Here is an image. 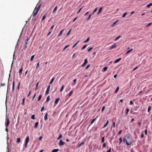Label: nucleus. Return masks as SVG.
Instances as JSON below:
<instances>
[{
  "label": "nucleus",
  "mask_w": 152,
  "mask_h": 152,
  "mask_svg": "<svg viewBox=\"0 0 152 152\" xmlns=\"http://www.w3.org/2000/svg\"><path fill=\"white\" fill-rule=\"evenodd\" d=\"M133 50V49H131L130 50H129L128 51L126 52V54H128L129 53H130V52H131L132 50Z\"/></svg>",
  "instance_id": "28"
},
{
  "label": "nucleus",
  "mask_w": 152,
  "mask_h": 152,
  "mask_svg": "<svg viewBox=\"0 0 152 152\" xmlns=\"http://www.w3.org/2000/svg\"><path fill=\"white\" fill-rule=\"evenodd\" d=\"M108 123H109V121H108V120H107L106 123L104 125V126L102 127V128H105L108 125Z\"/></svg>",
  "instance_id": "8"
},
{
  "label": "nucleus",
  "mask_w": 152,
  "mask_h": 152,
  "mask_svg": "<svg viewBox=\"0 0 152 152\" xmlns=\"http://www.w3.org/2000/svg\"><path fill=\"white\" fill-rule=\"evenodd\" d=\"M104 137H103L102 138L101 142L103 143L104 142Z\"/></svg>",
  "instance_id": "37"
},
{
  "label": "nucleus",
  "mask_w": 152,
  "mask_h": 152,
  "mask_svg": "<svg viewBox=\"0 0 152 152\" xmlns=\"http://www.w3.org/2000/svg\"><path fill=\"white\" fill-rule=\"evenodd\" d=\"M39 83V82H38L36 84V87L35 88V90H36L37 89Z\"/></svg>",
  "instance_id": "31"
},
{
  "label": "nucleus",
  "mask_w": 152,
  "mask_h": 152,
  "mask_svg": "<svg viewBox=\"0 0 152 152\" xmlns=\"http://www.w3.org/2000/svg\"><path fill=\"white\" fill-rule=\"evenodd\" d=\"M54 79H55V77H53V78H52V79H51L50 82V83H49V84L50 85H51V84L53 82Z\"/></svg>",
  "instance_id": "21"
},
{
  "label": "nucleus",
  "mask_w": 152,
  "mask_h": 152,
  "mask_svg": "<svg viewBox=\"0 0 152 152\" xmlns=\"http://www.w3.org/2000/svg\"><path fill=\"white\" fill-rule=\"evenodd\" d=\"M127 14V12L124 13L122 17V18L125 17Z\"/></svg>",
  "instance_id": "39"
},
{
  "label": "nucleus",
  "mask_w": 152,
  "mask_h": 152,
  "mask_svg": "<svg viewBox=\"0 0 152 152\" xmlns=\"http://www.w3.org/2000/svg\"><path fill=\"white\" fill-rule=\"evenodd\" d=\"M84 142H82L78 146V147H80L81 145H83L84 144Z\"/></svg>",
  "instance_id": "32"
},
{
  "label": "nucleus",
  "mask_w": 152,
  "mask_h": 152,
  "mask_svg": "<svg viewBox=\"0 0 152 152\" xmlns=\"http://www.w3.org/2000/svg\"><path fill=\"white\" fill-rule=\"evenodd\" d=\"M90 37H88L86 40L84 42L85 43L88 42L89 41Z\"/></svg>",
  "instance_id": "38"
},
{
  "label": "nucleus",
  "mask_w": 152,
  "mask_h": 152,
  "mask_svg": "<svg viewBox=\"0 0 152 152\" xmlns=\"http://www.w3.org/2000/svg\"><path fill=\"white\" fill-rule=\"evenodd\" d=\"M65 144V142H63L62 140H60L59 142V146L63 145H64Z\"/></svg>",
  "instance_id": "6"
},
{
  "label": "nucleus",
  "mask_w": 152,
  "mask_h": 152,
  "mask_svg": "<svg viewBox=\"0 0 152 152\" xmlns=\"http://www.w3.org/2000/svg\"><path fill=\"white\" fill-rule=\"evenodd\" d=\"M57 6H56L55 7V8H54V9L53 10V13L55 11H56V10H57Z\"/></svg>",
  "instance_id": "36"
},
{
  "label": "nucleus",
  "mask_w": 152,
  "mask_h": 152,
  "mask_svg": "<svg viewBox=\"0 0 152 152\" xmlns=\"http://www.w3.org/2000/svg\"><path fill=\"white\" fill-rule=\"evenodd\" d=\"M31 118L32 119H35V115H33L31 116Z\"/></svg>",
  "instance_id": "40"
},
{
  "label": "nucleus",
  "mask_w": 152,
  "mask_h": 152,
  "mask_svg": "<svg viewBox=\"0 0 152 152\" xmlns=\"http://www.w3.org/2000/svg\"><path fill=\"white\" fill-rule=\"evenodd\" d=\"M45 15H44L42 17V20L43 21L45 19Z\"/></svg>",
  "instance_id": "48"
},
{
  "label": "nucleus",
  "mask_w": 152,
  "mask_h": 152,
  "mask_svg": "<svg viewBox=\"0 0 152 152\" xmlns=\"http://www.w3.org/2000/svg\"><path fill=\"white\" fill-rule=\"evenodd\" d=\"M20 82H19V83L18 84V87H17V88L18 90L19 89V87H20Z\"/></svg>",
  "instance_id": "51"
},
{
  "label": "nucleus",
  "mask_w": 152,
  "mask_h": 152,
  "mask_svg": "<svg viewBox=\"0 0 152 152\" xmlns=\"http://www.w3.org/2000/svg\"><path fill=\"white\" fill-rule=\"evenodd\" d=\"M20 142V138H18L17 139V143H19Z\"/></svg>",
  "instance_id": "20"
},
{
  "label": "nucleus",
  "mask_w": 152,
  "mask_h": 152,
  "mask_svg": "<svg viewBox=\"0 0 152 152\" xmlns=\"http://www.w3.org/2000/svg\"><path fill=\"white\" fill-rule=\"evenodd\" d=\"M119 88V86L117 87L116 90H115V93H117V92L118 91Z\"/></svg>",
  "instance_id": "23"
},
{
  "label": "nucleus",
  "mask_w": 152,
  "mask_h": 152,
  "mask_svg": "<svg viewBox=\"0 0 152 152\" xmlns=\"http://www.w3.org/2000/svg\"><path fill=\"white\" fill-rule=\"evenodd\" d=\"M71 30H72V29H71L69 30V31L66 34L67 36H68L69 34H70V32H71Z\"/></svg>",
  "instance_id": "41"
},
{
  "label": "nucleus",
  "mask_w": 152,
  "mask_h": 152,
  "mask_svg": "<svg viewBox=\"0 0 152 152\" xmlns=\"http://www.w3.org/2000/svg\"><path fill=\"white\" fill-rule=\"evenodd\" d=\"M84 62L86 64L88 63V60L86 58L85 59Z\"/></svg>",
  "instance_id": "49"
},
{
  "label": "nucleus",
  "mask_w": 152,
  "mask_h": 152,
  "mask_svg": "<svg viewBox=\"0 0 152 152\" xmlns=\"http://www.w3.org/2000/svg\"><path fill=\"white\" fill-rule=\"evenodd\" d=\"M121 37V36H119L118 37H117L114 40V41H117V40H118Z\"/></svg>",
  "instance_id": "25"
},
{
  "label": "nucleus",
  "mask_w": 152,
  "mask_h": 152,
  "mask_svg": "<svg viewBox=\"0 0 152 152\" xmlns=\"http://www.w3.org/2000/svg\"><path fill=\"white\" fill-rule=\"evenodd\" d=\"M6 120L7 122L5 123V126L7 128L8 126L10 123V121L8 118H6Z\"/></svg>",
  "instance_id": "4"
},
{
  "label": "nucleus",
  "mask_w": 152,
  "mask_h": 152,
  "mask_svg": "<svg viewBox=\"0 0 152 152\" xmlns=\"http://www.w3.org/2000/svg\"><path fill=\"white\" fill-rule=\"evenodd\" d=\"M25 98H23V100H22V102L21 103V104L22 106H24L25 104H24V103H25Z\"/></svg>",
  "instance_id": "14"
},
{
  "label": "nucleus",
  "mask_w": 152,
  "mask_h": 152,
  "mask_svg": "<svg viewBox=\"0 0 152 152\" xmlns=\"http://www.w3.org/2000/svg\"><path fill=\"white\" fill-rule=\"evenodd\" d=\"M14 87H15V81L14 80L13 81V83H12V91H14Z\"/></svg>",
  "instance_id": "15"
},
{
  "label": "nucleus",
  "mask_w": 152,
  "mask_h": 152,
  "mask_svg": "<svg viewBox=\"0 0 152 152\" xmlns=\"http://www.w3.org/2000/svg\"><path fill=\"white\" fill-rule=\"evenodd\" d=\"M111 148H110L107 151V152H111Z\"/></svg>",
  "instance_id": "64"
},
{
  "label": "nucleus",
  "mask_w": 152,
  "mask_h": 152,
  "mask_svg": "<svg viewBox=\"0 0 152 152\" xmlns=\"http://www.w3.org/2000/svg\"><path fill=\"white\" fill-rule=\"evenodd\" d=\"M115 122H114L113 123V128H115Z\"/></svg>",
  "instance_id": "58"
},
{
  "label": "nucleus",
  "mask_w": 152,
  "mask_h": 152,
  "mask_svg": "<svg viewBox=\"0 0 152 152\" xmlns=\"http://www.w3.org/2000/svg\"><path fill=\"white\" fill-rule=\"evenodd\" d=\"M22 70H23V68L22 67L20 69V70H19V74L20 76L21 75Z\"/></svg>",
  "instance_id": "10"
},
{
  "label": "nucleus",
  "mask_w": 152,
  "mask_h": 152,
  "mask_svg": "<svg viewBox=\"0 0 152 152\" xmlns=\"http://www.w3.org/2000/svg\"><path fill=\"white\" fill-rule=\"evenodd\" d=\"M121 58H118V59L116 60L115 61L114 63H116L118 62L119 61H120L121 60Z\"/></svg>",
  "instance_id": "17"
},
{
  "label": "nucleus",
  "mask_w": 152,
  "mask_h": 152,
  "mask_svg": "<svg viewBox=\"0 0 152 152\" xmlns=\"http://www.w3.org/2000/svg\"><path fill=\"white\" fill-rule=\"evenodd\" d=\"M49 31V32L48 34H47V37H48V36H49L50 34H51V31H50V30Z\"/></svg>",
  "instance_id": "54"
},
{
  "label": "nucleus",
  "mask_w": 152,
  "mask_h": 152,
  "mask_svg": "<svg viewBox=\"0 0 152 152\" xmlns=\"http://www.w3.org/2000/svg\"><path fill=\"white\" fill-rule=\"evenodd\" d=\"M145 135H147V129H146L145 130Z\"/></svg>",
  "instance_id": "50"
},
{
  "label": "nucleus",
  "mask_w": 152,
  "mask_h": 152,
  "mask_svg": "<svg viewBox=\"0 0 152 152\" xmlns=\"http://www.w3.org/2000/svg\"><path fill=\"white\" fill-rule=\"evenodd\" d=\"M50 85H49L48 86V88H47V90L45 92V94L47 95L49 94V92L50 90Z\"/></svg>",
  "instance_id": "5"
},
{
  "label": "nucleus",
  "mask_w": 152,
  "mask_h": 152,
  "mask_svg": "<svg viewBox=\"0 0 152 152\" xmlns=\"http://www.w3.org/2000/svg\"><path fill=\"white\" fill-rule=\"evenodd\" d=\"M107 69V66L104 67L103 68V71H106Z\"/></svg>",
  "instance_id": "42"
},
{
  "label": "nucleus",
  "mask_w": 152,
  "mask_h": 152,
  "mask_svg": "<svg viewBox=\"0 0 152 152\" xmlns=\"http://www.w3.org/2000/svg\"><path fill=\"white\" fill-rule=\"evenodd\" d=\"M105 108V107L104 106L102 107V111H103L104 110V109Z\"/></svg>",
  "instance_id": "56"
},
{
  "label": "nucleus",
  "mask_w": 152,
  "mask_h": 152,
  "mask_svg": "<svg viewBox=\"0 0 152 152\" xmlns=\"http://www.w3.org/2000/svg\"><path fill=\"white\" fill-rule=\"evenodd\" d=\"M76 79H75L73 80V81L74 82V83H73V85H75V82H76Z\"/></svg>",
  "instance_id": "47"
},
{
  "label": "nucleus",
  "mask_w": 152,
  "mask_h": 152,
  "mask_svg": "<svg viewBox=\"0 0 152 152\" xmlns=\"http://www.w3.org/2000/svg\"><path fill=\"white\" fill-rule=\"evenodd\" d=\"M91 15H92V14H91L89 15L87 19V20H88L90 19V18L91 17Z\"/></svg>",
  "instance_id": "43"
},
{
  "label": "nucleus",
  "mask_w": 152,
  "mask_h": 152,
  "mask_svg": "<svg viewBox=\"0 0 152 152\" xmlns=\"http://www.w3.org/2000/svg\"><path fill=\"white\" fill-rule=\"evenodd\" d=\"M39 62L37 64V66H36V68L37 69L39 66Z\"/></svg>",
  "instance_id": "33"
},
{
  "label": "nucleus",
  "mask_w": 152,
  "mask_h": 152,
  "mask_svg": "<svg viewBox=\"0 0 152 152\" xmlns=\"http://www.w3.org/2000/svg\"><path fill=\"white\" fill-rule=\"evenodd\" d=\"M151 109V107H149L148 108V112H149L150 111Z\"/></svg>",
  "instance_id": "53"
},
{
  "label": "nucleus",
  "mask_w": 152,
  "mask_h": 152,
  "mask_svg": "<svg viewBox=\"0 0 152 152\" xmlns=\"http://www.w3.org/2000/svg\"><path fill=\"white\" fill-rule=\"evenodd\" d=\"M59 151V149H55L53 150L52 152H57L58 151Z\"/></svg>",
  "instance_id": "16"
},
{
  "label": "nucleus",
  "mask_w": 152,
  "mask_h": 152,
  "mask_svg": "<svg viewBox=\"0 0 152 152\" xmlns=\"http://www.w3.org/2000/svg\"><path fill=\"white\" fill-rule=\"evenodd\" d=\"M133 142V140L132 138L129 137H127V139L126 140V143L127 145H131Z\"/></svg>",
  "instance_id": "2"
},
{
  "label": "nucleus",
  "mask_w": 152,
  "mask_h": 152,
  "mask_svg": "<svg viewBox=\"0 0 152 152\" xmlns=\"http://www.w3.org/2000/svg\"><path fill=\"white\" fill-rule=\"evenodd\" d=\"M151 6H152V3H149L148 5H147V7L148 8H149Z\"/></svg>",
  "instance_id": "26"
},
{
  "label": "nucleus",
  "mask_w": 152,
  "mask_h": 152,
  "mask_svg": "<svg viewBox=\"0 0 152 152\" xmlns=\"http://www.w3.org/2000/svg\"><path fill=\"white\" fill-rule=\"evenodd\" d=\"M98 116H97L96 118L93 119L92 121H91V124H92L94 122V121L96 120V118H97Z\"/></svg>",
  "instance_id": "19"
},
{
  "label": "nucleus",
  "mask_w": 152,
  "mask_h": 152,
  "mask_svg": "<svg viewBox=\"0 0 152 152\" xmlns=\"http://www.w3.org/2000/svg\"><path fill=\"white\" fill-rule=\"evenodd\" d=\"M64 86L63 85H62L61 89H60V91L61 92H62L63 91V90L64 89Z\"/></svg>",
  "instance_id": "30"
},
{
  "label": "nucleus",
  "mask_w": 152,
  "mask_h": 152,
  "mask_svg": "<svg viewBox=\"0 0 152 152\" xmlns=\"http://www.w3.org/2000/svg\"><path fill=\"white\" fill-rule=\"evenodd\" d=\"M73 93V91H71L69 93V95H68L69 96H71L72 95V94Z\"/></svg>",
  "instance_id": "24"
},
{
  "label": "nucleus",
  "mask_w": 152,
  "mask_h": 152,
  "mask_svg": "<svg viewBox=\"0 0 152 152\" xmlns=\"http://www.w3.org/2000/svg\"><path fill=\"white\" fill-rule=\"evenodd\" d=\"M29 40V39L28 38L27 39H26L25 41V43L26 44H27V42H28V41Z\"/></svg>",
  "instance_id": "57"
},
{
  "label": "nucleus",
  "mask_w": 152,
  "mask_h": 152,
  "mask_svg": "<svg viewBox=\"0 0 152 152\" xmlns=\"http://www.w3.org/2000/svg\"><path fill=\"white\" fill-rule=\"evenodd\" d=\"M41 97H42V95H40L39 96V97L38 98V100H37V101H39L41 99Z\"/></svg>",
  "instance_id": "29"
},
{
  "label": "nucleus",
  "mask_w": 152,
  "mask_h": 152,
  "mask_svg": "<svg viewBox=\"0 0 152 152\" xmlns=\"http://www.w3.org/2000/svg\"><path fill=\"white\" fill-rule=\"evenodd\" d=\"M119 140L120 141V143H121L122 142V138L121 137L119 139Z\"/></svg>",
  "instance_id": "63"
},
{
  "label": "nucleus",
  "mask_w": 152,
  "mask_h": 152,
  "mask_svg": "<svg viewBox=\"0 0 152 152\" xmlns=\"http://www.w3.org/2000/svg\"><path fill=\"white\" fill-rule=\"evenodd\" d=\"M62 137V135L61 134H60L59 136L57 138V139L58 140H59L60 138H61Z\"/></svg>",
  "instance_id": "22"
},
{
  "label": "nucleus",
  "mask_w": 152,
  "mask_h": 152,
  "mask_svg": "<svg viewBox=\"0 0 152 152\" xmlns=\"http://www.w3.org/2000/svg\"><path fill=\"white\" fill-rule=\"evenodd\" d=\"M34 55H33V56H31V58L30 59V60L31 61H32L33 60V58H34Z\"/></svg>",
  "instance_id": "35"
},
{
  "label": "nucleus",
  "mask_w": 152,
  "mask_h": 152,
  "mask_svg": "<svg viewBox=\"0 0 152 152\" xmlns=\"http://www.w3.org/2000/svg\"><path fill=\"white\" fill-rule=\"evenodd\" d=\"M129 109L128 108H127L126 109V112L125 113L126 115H127V114H128V112H129Z\"/></svg>",
  "instance_id": "34"
},
{
  "label": "nucleus",
  "mask_w": 152,
  "mask_h": 152,
  "mask_svg": "<svg viewBox=\"0 0 152 152\" xmlns=\"http://www.w3.org/2000/svg\"><path fill=\"white\" fill-rule=\"evenodd\" d=\"M93 48L92 47L90 48L89 49H88V52H89L90 51H91L92 49Z\"/></svg>",
  "instance_id": "45"
},
{
  "label": "nucleus",
  "mask_w": 152,
  "mask_h": 152,
  "mask_svg": "<svg viewBox=\"0 0 152 152\" xmlns=\"http://www.w3.org/2000/svg\"><path fill=\"white\" fill-rule=\"evenodd\" d=\"M97 9L98 7H96V8L94 11V12H96L97 11Z\"/></svg>",
  "instance_id": "62"
},
{
  "label": "nucleus",
  "mask_w": 152,
  "mask_h": 152,
  "mask_svg": "<svg viewBox=\"0 0 152 152\" xmlns=\"http://www.w3.org/2000/svg\"><path fill=\"white\" fill-rule=\"evenodd\" d=\"M36 96V93H34V96H33V98L32 99V100H33L34 99V98Z\"/></svg>",
  "instance_id": "55"
},
{
  "label": "nucleus",
  "mask_w": 152,
  "mask_h": 152,
  "mask_svg": "<svg viewBox=\"0 0 152 152\" xmlns=\"http://www.w3.org/2000/svg\"><path fill=\"white\" fill-rule=\"evenodd\" d=\"M64 29H63V30H61L60 31V32L59 34H58V37H60V36H61V35L62 34V33H63V31H64Z\"/></svg>",
  "instance_id": "18"
},
{
  "label": "nucleus",
  "mask_w": 152,
  "mask_h": 152,
  "mask_svg": "<svg viewBox=\"0 0 152 152\" xmlns=\"http://www.w3.org/2000/svg\"><path fill=\"white\" fill-rule=\"evenodd\" d=\"M38 124H39V123L38 122H36L35 124L34 128H37V127Z\"/></svg>",
  "instance_id": "13"
},
{
  "label": "nucleus",
  "mask_w": 152,
  "mask_h": 152,
  "mask_svg": "<svg viewBox=\"0 0 152 152\" xmlns=\"http://www.w3.org/2000/svg\"><path fill=\"white\" fill-rule=\"evenodd\" d=\"M48 114L47 113H46V114H45V116H44V120L45 121H47L48 119Z\"/></svg>",
  "instance_id": "9"
},
{
  "label": "nucleus",
  "mask_w": 152,
  "mask_h": 152,
  "mask_svg": "<svg viewBox=\"0 0 152 152\" xmlns=\"http://www.w3.org/2000/svg\"><path fill=\"white\" fill-rule=\"evenodd\" d=\"M102 7H101L100 8L99 11L98 12V13L97 14V15L99 14V13H100L102 12Z\"/></svg>",
  "instance_id": "12"
},
{
  "label": "nucleus",
  "mask_w": 152,
  "mask_h": 152,
  "mask_svg": "<svg viewBox=\"0 0 152 152\" xmlns=\"http://www.w3.org/2000/svg\"><path fill=\"white\" fill-rule=\"evenodd\" d=\"M116 45L115 44H114L112 46H111L110 48V49H112L113 48H115L116 47Z\"/></svg>",
  "instance_id": "7"
},
{
  "label": "nucleus",
  "mask_w": 152,
  "mask_h": 152,
  "mask_svg": "<svg viewBox=\"0 0 152 152\" xmlns=\"http://www.w3.org/2000/svg\"><path fill=\"white\" fill-rule=\"evenodd\" d=\"M50 99V96H48L47 98V100H46V102H48Z\"/></svg>",
  "instance_id": "52"
},
{
  "label": "nucleus",
  "mask_w": 152,
  "mask_h": 152,
  "mask_svg": "<svg viewBox=\"0 0 152 152\" xmlns=\"http://www.w3.org/2000/svg\"><path fill=\"white\" fill-rule=\"evenodd\" d=\"M59 100L60 99L59 98L56 99L55 101V104H56L58 103V102L59 101Z\"/></svg>",
  "instance_id": "11"
},
{
  "label": "nucleus",
  "mask_w": 152,
  "mask_h": 152,
  "mask_svg": "<svg viewBox=\"0 0 152 152\" xmlns=\"http://www.w3.org/2000/svg\"><path fill=\"white\" fill-rule=\"evenodd\" d=\"M87 45H85L83 46V48H81V50H83V49H85L87 47Z\"/></svg>",
  "instance_id": "27"
},
{
  "label": "nucleus",
  "mask_w": 152,
  "mask_h": 152,
  "mask_svg": "<svg viewBox=\"0 0 152 152\" xmlns=\"http://www.w3.org/2000/svg\"><path fill=\"white\" fill-rule=\"evenodd\" d=\"M69 46V45H68L65 46L63 50V51H64Z\"/></svg>",
  "instance_id": "44"
},
{
  "label": "nucleus",
  "mask_w": 152,
  "mask_h": 152,
  "mask_svg": "<svg viewBox=\"0 0 152 152\" xmlns=\"http://www.w3.org/2000/svg\"><path fill=\"white\" fill-rule=\"evenodd\" d=\"M29 141V137L28 136H27L25 139V147L26 148L27 146L28 143Z\"/></svg>",
  "instance_id": "3"
},
{
  "label": "nucleus",
  "mask_w": 152,
  "mask_h": 152,
  "mask_svg": "<svg viewBox=\"0 0 152 152\" xmlns=\"http://www.w3.org/2000/svg\"><path fill=\"white\" fill-rule=\"evenodd\" d=\"M79 42V41L77 42L76 44H75L72 47V48H74L75 47L77 44L78 43V42Z\"/></svg>",
  "instance_id": "46"
},
{
  "label": "nucleus",
  "mask_w": 152,
  "mask_h": 152,
  "mask_svg": "<svg viewBox=\"0 0 152 152\" xmlns=\"http://www.w3.org/2000/svg\"><path fill=\"white\" fill-rule=\"evenodd\" d=\"M41 4H39L38 6H37V5L35 8L34 9L33 12V13L32 15V16L33 17H34L37 15V14L41 7Z\"/></svg>",
  "instance_id": "1"
},
{
  "label": "nucleus",
  "mask_w": 152,
  "mask_h": 152,
  "mask_svg": "<svg viewBox=\"0 0 152 152\" xmlns=\"http://www.w3.org/2000/svg\"><path fill=\"white\" fill-rule=\"evenodd\" d=\"M77 17H76V18H75L72 21V22L73 23L77 19Z\"/></svg>",
  "instance_id": "61"
},
{
  "label": "nucleus",
  "mask_w": 152,
  "mask_h": 152,
  "mask_svg": "<svg viewBox=\"0 0 152 152\" xmlns=\"http://www.w3.org/2000/svg\"><path fill=\"white\" fill-rule=\"evenodd\" d=\"M44 109V107L43 106L41 108V111H42Z\"/></svg>",
  "instance_id": "60"
},
{
  "label": "nucleus",
  "mask_w": 152,
  "mask_h": 152,
  "mask_svg": "<svg viewBox=\"0 0 152 152\" xmlns=\"http://www.w3.org/2000/svg\"><path fill=\"white\" fill-rule=\"evenodd\" d=\"M86 64L84 62L81 65L82 67H83L86 65Z\"/></svg>",
  "instance_id": "59"
}]
</instances>
